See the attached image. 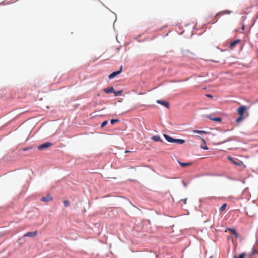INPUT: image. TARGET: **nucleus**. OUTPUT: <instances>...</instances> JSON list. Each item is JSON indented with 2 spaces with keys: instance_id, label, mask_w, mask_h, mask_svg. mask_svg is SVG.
I'll use <instances>...</instances> for the list:
<instances>
[{
  "instance_id": "nucleus-19",
  "label": "nucleus",
  "mask_w": 258,
  "mask_h": 258,
  "mask_svg": "<svg viewBox=\"0 0 258 258\" xmlns=\"http://www.w3.org/2000/svg\"><path fill=\"white\" fill-rule=\"evenodd\" d=\"M227 207L226 204H224L220 208V210L221 211H223L225 210L226 208Z\"/></svg>"
},
{
  "instance_id": "nucleus-23",
  "label": "nucleus",
  "mask_w": 258,
  "mask_h": 258,
  "mask_svg": "<svg viewBox=\"0 0 258 258\" xmlns=\"http://www.w3.org/2000/svg\"><path fill=\"white\" fill-rule=\"evenodd\" d=\"M108 123V121L107 120H105L101 124V127H104Z\"/></svg>"
},
{
  "instance_id": "nucleus-10",
  "label": "nucleus",
  "mask_w": 258,
  "mask_h": 258,
  "mask_svg": "<svg viewBox=\"0 0 258 258\" xmlns=\"http://www.w3.org/2000/svg\"><path fill=\"white\" fill-rule=\"evenodd\" d=\"M151 139L155 142H162V140L161 139L160 137L158 135L153 136L151 138Z\"/></svg>"
},
{
  "instance_id": "nucleus-18",
  "label": "nucleus",
  "mask_w": 258,
  "mask_h": 258,
  "mask_svg": "<svg viewBox=\"0 0 258 258\" xmlns=\"http://www.w3.org/2000/svg\"><path fill=\"white\" fill-rule=\"evenodd\" d=\"M192 132L199 133V134H201V133L206 134L207 133V132L206 131H200V130H194V131H192Z\"/></svg>"
},
{
  "instance_id": "nucleus-2",
  "label": "nucleus",
  "mask_w": 258,
  "mask_h": 258,
  "mask_svg": "<svg viewBox=\"0 0 258 258\" xmlns=\"http://www.w3.org/2000/svg\"><path fill=\"white\" fill-rule=\"evenodd\" d=\"M228 159L233 164L237 165V166H240L242 165V162L241 161L238 160L237 159H234L233 158L228 156Z\"/></svg>"
},
{
  "instance_id": "nucleus-20",
  "label": "nucleus",
  "mask_w": 258,
  "mask_h": 258,
  "mask_svg": "<svg viewBox=\"0 0 258 258\" xmlns=\"http://www.w3.org/2000/svg\"><path fill=\"white\" fill-rule=\"evenodd\" d=\"M228 230L231 231H232L233 232V233L235 235L236 237H238V234L237 233V232L235 231V229H228Z\"/></svg>"
},
{
  "instance_id": "nucleus-9",
  "label": "nucleus",
  "mask_w": 258,
  "mask_h": 258,
  "mask_svg": "<svg viewBox=\"0 0 258 258\" xmlns=\"http://www.w3.org/2000/svg\"><path fill=\"white\" fill-rule=\"evenodd\" d=\"M239 41L240 40L239 39H237L232 42L230 44V48L232 49L236 44L239 42Z\"/></svg>"
},
{
  "instance_id": "nucleus-4",
  "label": "nucleus",
  "mask_w": 258,
  "mask_h": 258,
  "mask_svg": "<svg viewBox=\"0 0 258 258\" xmlns=\"http://www.w3.org/2000/svg\"><path fill=\"white\" fill-rule=\"evenodd\" d=\"M122 67L121 66L119 71H116V72H113V73H112L111 74H110L109 75L108 78L109 79H112L114 78L116 76L119 74L122 71Z\"/></svg>"
},
{
  "instance_id": "nucleus-24",
  "label": "nucleus",
  "mask_w": 258,
  "mask_h": 258,
  "mask_svg": "<svg viewBox=\"0 0 258 258\" xmlns=\"http://www.w3.org/2000/svg\"><path fill=\"white\" fill-rule=\"evenodd\" d=\"M257 252L256 250L254 248H252L251 251V255H254L255 253H256Z\"/></svg>"
},
{
  "instance_id": "nucleus-27",
  "label": "nucleus",
  "mask_w": 258,
  "mask_h": 258,
  "mask_svg": "<svg viewBox=\"0 0 258 258\" xmlns=\"http://www.w3.org/2000/svg\"><path fill=\"white\" fill-rule=\"evenodd\" d=\"M181 201H182L184 204H185L186 203V199H185L184 200H181Z\"/></svg>"
},
{
  "instance_id": "nucleus-14",
  "label": "nucleus",
  "mask_w": 258,
  "mask_h": 258,
  "mask_svg": "<svg viewBox=\"0 0 258 258\" xmlns=\"http://www.w3.org/2000/svg\"><path fill=\"white\" fill-rule=\"evenodd\" d=\"M173 143H177L178 144H183L185 143V141L182 139H174Z\"/></svg>"
},
{
  "instance_id": "nucleus-26",
  "label": "nucleus",
  "mask_w": 258,
  "mask_h": 258,
  "mask_svg": "<svg viewBox=\"0 0 258 258\" xmlns=\"http://www.w3.org/2000/svg\"><path fill=\"white\" fill-rule=\"evenodd\" d=\"M206 96L209 98H213V96L211 95V94H207Z\"/></svg>"
},
{
  "instance_id": "nucleus-8",
  "label": "nucleus",
  "mask_w": 258,
  "mask_h": 258,
  "mask_svg": "<svg viewBox=\"0 0 258 258\" xmlns=\"http://www.w3.org/2000/svg\"><path fill=\"white\" fill-rule=\"evenodd\" d=\"M163 136L167 141L170 143H173L174 139L172 138V137L166 134H164Z\"/></svg>"
},
{
  "instance_id": "nucleus-15",
  "label": "nucleus",
  "mask_w": 258,
  "mask_h": 258,
  "mask_svg": "<svg viewBox=\"0 0 258 258\" xmlns=\"http://www.w3.org/2000/svg\"><path fill=\"white\" fill-rule=\"evenodd\" d=\"M208 117L212 120H213V121H218V122H220L222 121V118L221 117H215V118H212L210 116H208Z\"/></svg>"
},
{
  "instance_id": "nucleus-21",
  "label": "nucleus",
  "mask_w": 258,
  "mask_h": 258,
  "mask_svg": "<svg viewBox=\"0 0 258 258\" xmlns=\"http://www.w3.org/2000/svg\"><path fill=\"white\" fill-rule=\"evenodd\" d=\"M119 121V119H111L110 120V123L113 124H114V123L115 122H118Z\"/></svg>"
},
{
  "instance_id": "nucleus-11",
  "label": "nucleus",
  "mask_w": 258,
  "mask_h": 258,
  "mask_svg": "<svg viewBox=\"0 0 258 258\" xmlns=\"http://www.w3.org/2000/svg\"><path fill=\"white\" fill-rule=\"evenodd\" d=\"M201 140H202V141L203 142V143L201 146V148L202 149H204V150H208L209 148L206 146V143L205 140L203 138H201Z\"/></svg>"
},
{
  "instance_id": "nucleus-7",
  "label": "nucleus",
  "mask_w": 258,
  "mask_h": 258,
  "mask_svg": "<svg viewBox=\"0 0 258 258\" xmlns=\"http://www.w3.org/2000/svg\"><path fill=\"white\" fill-rule=\"evenodd\" d=\"M157 102L159 104H160L165 106L167 108H169V103L166 101L158 100H157Z\"/></svg>"
},
{
  "instance_id": "nucleus-5",
  "label": "nucleus",
  "mask_w": 258,
  "mask_h": 258,
  "mask_svg": "<svg viewBox=\"0 0 258 258\" xmlns=\"http://www.w3.org/2000/svg\"><path fill=\"white\" fill-rule=\"evenodd\" d=\"M52 197L48 194L46 197H42L41 199V201L44 202H49L52 200Z\"/></svg>"
},
{
  "instance_id": "nucleus-1",
  "label": "nucleus",
  "mask_w": 258,
  "mask_h": 258,
  "mask_svg": "<svg viewBox=\"0 0 258 258\" xmlns=\"http://www.w3.org/2000/svg\"><path fill=\"white\" fill-rule=\"evenodd\" d=\"M247 108L244 105H242L237 109V112L239 116L236 119L237 123H239L244 120L248 116V113L246 112Z\"/></svg>"
},
{
  "instance_id": "nucleus-25",
  "label": "nucleus",
  "mask_w": 258,
  "mask_h": 258,
  "mask_svg": "<svg viewBox=\"0 0 258 258\" xmlns=\"http://www.w3.org/2000/svg\"><path fill=\"white\" fill-rule=\"evenodd\" d=\"M31 149V147H29V148H23V150L24 151H27V150H29V149Z\"/></svg>"
},
{
  "instance_id": "nucleus-22",
  "label": "nucleus",
  "mask_w": 258,
  "mask_h": 258,
  "mask_svg": "<svg viewBox=\"0 0 258 258\" xmlns=\"http://www.w3.org/2000/svg\"><path fill=\"white\" fill-rule=\"evenodd\" d=\"M63 204L65 207H67L70 205V202L67 200L64 201Z\"/></svg>"
},
{
  "instance_id": "nucleus-30",
  "label": "nucleus",
  "mask_w": 258,
  "mask_h": 258,
  "mask_svg": "<svg viewBox=\"0 0 258 258\" xmlns=\"http://www.w3.org/2000/svg\"><path fill=\"white\" fill-rule=\"evenodd\" d=\"M196 137L201 138L199 136H196Z\"/></svg>"
},
{
  "instance_id": "nucleus-16",
  "label": "nucleus",
  "mask_w": 258,
  "mask_h": 258,
  "mask_svg": "<svg viewBox=\"0 0 258 258\" xmlns=\"http://www.w3.org/2000/svg\"><path fill=\"white\" fill-rule=\"evenodd\" d=\"M245 255H246L245 253L242 252L239 255H234L233 256V258H245Z\"/></svg>"
},
{
  "instance_id": "nucleus-6",
  "label": "nucleus",
  "mask_w": 258,
  "mask_h": 258,
  "mask_svg": "<svg viewBox=\"0 0 258 258\" xmlns=\"http://www.w3.org/2000/svg\"><path fill=\"white\" fill-rule=\"evenodd\" d=\"M37 231H35L33 232H28L24 234V237H33L37 235Z\"/></svg>"
},
{
  "instance_id": "nucleus-17",
  "label": "nucleus",
  "mask_w": 258,
  "mask_h": 258,
  "mask_svg": "<svg viewBox=\"0 0 258 258\" xmlns=\"http://www.w3.org/2000/svg\"><path fill=\"white\" fill-rule=\"evenodd\" d=\"M113 93H114V95L115 96H119V95H121L122 94V90H119V91H114Z\"/></svg>"
},
{
  "instance_id": "nucleus-3",
  "label": "nucleus",
  "mask_w": 258,
  "mask_h": 258,
  "mask_svg": "<svg viewBox=\"0 0 258 258\" xmlns=\"http://www.w3.org/2000/svg\"><path fill=\"white\" fill-rule=\"evenodd\" d=\"M52 143H50V142H46V143H45L44 144H42L40 145H39L38 147V149L40 150H43L45 148H49L51 146H52Z\"/></svg>"
},
{
  "instance_id": "nucleus-12",
  "label": "nucleus",
  "mask_w": 258,
  "mask_h": 258,
  "mask_svg": "<svg viewBox=\"0 0 258 258\" xmlns=\"http://www.w3.org/2000/svg\"><path fill=\"white\" fill-rule=\"evenodd\" d=\"M103 91L106 93H110L114 92V88L112 87L108 88H105L104 89Z\"/></svg>"
},
{
  "instance_id": "nucleus-28",
  "label": "nucleus",
  "mask_w": 258,
  "mask_h": 258,
  "mask_svg": "<svg viewBox=\"0 0 258 258\" xmlns=\"http://www.w3.org/2000/svg\"><path fill=\"white\" fill-rule=\"evenodd\" d=\"M241 29L242 31H243L244 30V25H242V26L241 27Z\"/></svg>"
},
{
  "instance_id": "nucleus-13",
  "label": "nucleus",
  "mask_w": 258,
  "mask_h": 258,
  "mask_svg": "<svg viewBox=\"0 0 258 258\" xmlns=\"http://www.w3.org/2000/svg\"><path fill=\"white\" fill-rule=\"evenodd\" d=\"M179 164L182 167H185L186 166H189V165H191L192 164V163L191 162H189V163H183V162H181L179 161H178Z\"/></svg>"
},
{
  "instance_id": "nucleus-29",
  "label": "nucleus",
  "mask_w": 258,
  "mask_h": 258,
  "mask_svg": "<svg viewBox=\"0 0 258 258\" xmlns=\"http://www.w3.org/2000/svg\"><path fill=\"white\" fill-rule=\"evenodd\" d=\"M128 152H130V151H128V150H126L125 151V153H128Z\"/></svg>"
}]
</instances>
